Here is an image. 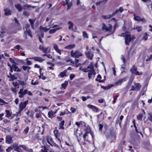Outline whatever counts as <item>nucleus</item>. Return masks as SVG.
I'll list each match as a JSON object with an SVG mask.
<instances>
[{
    "mask_svg": "<svg viewBox=\"0 0 152 152\" xmlns=\"http://www.w3.org/2000/svg\"><path fill=\"white\" fill-rule=\"evenodd\" d=\"M102 78L101 76L100 75H98L97 76V77L96 79V80L97 81L100 83H102L104 82V80H101Z\"/></svg>",
    "mask_w": 152,
    "mask_h": 152,
    "instance_id": "obj_31",
    "label": "nucleus"
},
{
    "mask_svg": "<svg viewBox=\"0 0 152 152\" xmlns=\"http://www.w3.org/2000/svg\"><path fill=\"white\" fill-rule=\"evenodd\" d=\"M142 27L141 26H137L135 27V29L137 30L138 32H139L141 31L142 29Z\"/></svg>",
    "mask_w": 152,
    "mask_h": 152,
    "instance_id": "obj_54",
    "label": "nucleus"
},
{
    "mask_svg": "<svg viewBox=\"0 0 152 152\" xmlns=\"http://www.w3.org/2000/svg\"><path fill=\"white\" fill-rule=\"evenodd\" d=\"M85 54L86 57L91 60H92L94 56V54L91 53V50H89L88 51H86L85 52Z\"/></svg>",
    "mask_w": 152,
    "mask_h": 152,
    "instance_id": "obj_5",
    "label": "nucleus"
},
{
    "mask_svg": "<svg viewBox=\"0 0 152 152\" xmlns=\"http://www.w3.org/2000/svg\"><path fill=\"white\" fill-rule=\"evenodd\" d=\"M83 36L84 38H88V36L87 33L85 31H83Z\"/></svg>",
    "mask_w": 152,
    "mask_h": 152,
    "instance_id": "obj_50",
    "label": "nucleus"
},
{
    "mask_svg": "<svg viewBox=\"0 0 152 152\" xmlns=\"http://www.w3.org/2000/svg\"><path fill=\"white\" fill-rule=\"evenodd\" d=\"M68 84V83L67 81H65L64 83H63L62 84L61 88H64L65 89L66 88V86Z\"/></svg>",
    "mask_w": 152,
    "mask_h": 152,
    "instance_id": "obj_35",
    "label": "nucleus"
},
{
    "mask_svg": "<svg viewBox=\"0 0 152 152\" xmlns=\"http://www.w3.org/2000/svg\"><path fill=\"white\" fill-rule=\"evenodd\" d=\"M28 21L29 22L32 28H34V23L35 21V19H29Z\"/></svg>",
    "mask_w": 152,
    "mask_h": 152,
    "instance_id": "obj_28",
    "label": "nucleus"
},
{
    "mask_svg": "<svg viewBox=\"0 0 152 152\" xmlns=\"http://www.w3.org/2000/svg\"><path fill=\"white\" fill-rule=\"evenodd\" d=\"M92 68H94V66L93 65H91L87 66V67H85L83 69H81L80 68H79L80 69L81 71L84 72H89L90 69H92Z\"/></svg>",
    "mask_w": 152,
    "mask_h": 152,
    "instance_id": "obj_9",
    "label": "nucleus"
},
{
    "mask_svg": "<svg viewBox=\"0 0 152 152\" xmlns=\"http://www.w3.org/2000/svg\"><path fill=\"white\" fill-rule=\"evenodd\" d=\"M134 19L136 21H142L145 22V20L144 18H141L140 17L138 16H136L135 14H134Z\"/></svg>",
    "mask_w": 152,
    "mask_h": 152,
    "instance_id": "obj_12",
    "label": "nucleus"
},
{
    "mask_svg": "<svg viewBox=\"0 0 152 152\" xmlns=\"http://www.w3.org/2000/svg\"><path fill=\"white\" fill-rule=\"evenodd\" d=\"M61 29V28H56V29H51V30H50L49 33L50 34L54 33L56 32V30L60 29Z\"/></svg>",
    "mask_w": 152,
    "mask_h": 152,
    "instance_id": "obj_40",
    "label": "nucleus"
},
{
    "mask_svg": "<svg viewBox=\"0 0 152 152\" xmlns=\"http://www.w3.org/2000/svg\"><path fill=\"white\" fill-rule=\"evenodd\" d=\"M41 113V112L40 111L39 113H36L35 115V117L37 118H39Z\"/></svg>",
    "mask_w": 152,
    "mask_h": 152,
    "instance_id": "obj_62",
    "label": "nucleus"
},
{
    "mask_svg": "<svg viewBox=\"0 0 152 152\" xmlns=\"http://www.w3.org/2000/svg\"><path fill=\"white\" fill-rule=\"evenodd\" d=\"M75 77V75L73 74H71L70 75V80H72Z\"/></svg>",
    "mask_w": 152,
    "mask_h": 152,
    "instance_id": "obj_60",
    "label": "nucleus"
},
{
    "mask_svg": "<svg viewBox=\"0 0 152 152\" xmlns=\"http://www.w3.org/2000/svg\"><path fill=\"white\" fill-rule=\"evenodd\" d=\"M38 81H37V80L34 81V80H31V84L32 85H36L38 84Z\"/></svg>",
    "mask_w": 152,
    "mask_h": 152,
    "instance_id": "obj_45",
    "label": "nucleus"
},
{
    "mask_svg": "<svg viewBox=\"0 0 152 152\" xmlns=\"http://www.w3.org/2000/svg\"><path fill=\"white\" fill-rule=\"evenodd\" d=\"M147 120L152 122V113H149L148 114Z\"/></svg>",
    "mask_w": 152,
    "mask_h": 152,
    "instance_id": "obj_38",
    "label": "nucleus"
},
{
    "mask_svg": "<svg viewBox=\"0 0 152 152\" xmlns=\"http://www.w3.org/2000/svg\"><path fill=\"white\" fill-rule=\"evenodd\" d=\"M20 145H18V147L17 148H15L16 149L15 151H17L18 152H22V150L20 148Z\"/></svg>",
    "mask_w": 152,
    "mask_h": 152,
    "instance_id": "obj_47",
    "label": "nucleus"
},
{
    "mask_svg": "<svg viewBox=\"0 0 152 152\" xmlns=\"http://www.w3.org/2000/svg\"><path fill=\"white\" fill-rule=\"evenodd\" d=\"M71 55L72 57L76 58H78L82 56L83 55L79 51H72L71 52Z\"/></svg>",
    "mask_w": 152,
    "mask_h": 152,
    "instance_id": "obj_2",
    "label": "nucleus"
},
{
    "mask_svg": "<svg viewBox=\"0 0 152 152\" xmlns=\"http://www.w3.org/2000/svg\"><path fill=\"white\" fill-rule=\"evenodd\" d=\"M20 146L22 147L23 150L29 152H33L32 150L31 149L29 148L28 147L24 145H20Z\"/></svg>",
    "mask_w": 152,
    "mask_h": 152,
    "instance_id": "obj_17",
    "label": "nucleus"
},
{
    "mask_svg": "<svg viewBox=\"0 0 152 152\" xmlns=\"http://www.w3.org/2000/svg\"><path fill=\"white\" fill-rule=\"evenodd\" d=\"M78 128H75L74 129V134L77 137L78 135L80 136L82 134L81 132L80 131H79V133H78Z\"/></svg>",
    "mask_w": 152,
    "mask_h": 152,
    "instance_id": "obj_16",
    "label": "nucleus"
},
{
    "mask_svg": "<svg viewBox=\"0 0 152 152\" xmlns=\"http://www.w3.org/2000/svg\"><path fill=\"white\" fill-rule=\"evenodd\" d=\"M64 120L62 121L61 122H60L59 124V129H64Z\"/></svg>",
    "mask_w": 152,
    "mask_h": 152,
    "instance_id": "obj_29",
    "label": "nucleus"
},
{
    "mask_svg": "<svg viewBox=\"0 0 152 152\" xmlns=\"http://www.w3.org/2000/svg\"><path fill=\"white\" fill-rule=\"evenodd\" d=\"M22 68L24 70L26 71L27 70L28 72H29V70L31 69V67L30 66H23Z\"/></svg>",
    "mask_w": 152,
    "mask_h": 152,
    "instance_id": "obj_39",
    "label": "nucleus"
},
{
    "mask_svg": "<svg viewBox=\"0 0 152 152\" xmlns=\"http://www.w3.org/2000/svg\"><path fill=\"white\" fill-rule=\"evenodd\" d=\"M24 34L26 36V35H28L31 37H32V35L30 29L26 30L24 31Z\"/></svg>",
    "mask_w": 152,
    "mask_h": 152,
    "instance_id": "obj_23",
    "label": "nucleus"
},
{
    "mask_svg": "<svg viewBox=\"0 0 152 152\" xmlns=\"http://www.w3.org/2000/svg\"><path fill=\"white\" fill-rule=\"evenodd\" d=\"M15 64H13L11 67L15 71L20 72V70L18 69V67L15 65Z\"/></svg>",
    "mask_w": 152,
    "mask_h": 152,
    "instance_id": "obj_25",
    "label": "nucleus"
},
{
    "mask_svg": "<svg viewBox=\"0 0 152 152\" xmlns=\"http://www.w3.org/2000/svg\"><path fill=\"white\" fill-rule=\"evenodd\" d=\"M118 97V95H117L115 96L113 98V104H114L116 102V101L117 100V98Z\"/></svg>",
    "mask_w": 152,
    "mask_h": 152,
    "instance_id": "obj_63",
    "label": "nucleus"
},
{
    "mask_svg": "<svg viewBox=\"0 0 152 152\" xmlns=\"http://www.w3.org/2000/svg\"><path fill=\"white\" fill-rule=\"evenodd\" d=\"M89 72L88 73V77L89 79H91L92 77L94 76L95 75V72L94 69V68L92 67V69H90Z\"/></svg>",
    "mask_w": 152,
    "mask_h": 152,
    "instance_id": "obj_7",
    "label": "nucleus"
},
{
    "mask_svg": "<svg viewBox=\"0 0 152 152\" xmlns=\"http://www.w3.org/2000/svg\"><path fill=\"white\" fill-rule=\"evenodd\" d=\"M75 124L78 127H79L80 126H85L86 125V124L82 121L76 122Z\"/></svg>",
    "mask_w": 152,
    "mask_h": 152,
    "instance_id": "obj_14",
    "label": "nucleus"
},
{
    "mask_svg": "<svg viewBox=\"0 0 152 152\" xmlns=\"http://www.w3.org/2000/svg\"><path fill=\"white\" fill-rule=\"evenodd\" d=\"M28 59H29V58H27L25 60L26 61V65H31L32 63L30 61L28 60Z\"/></svg>",
    "mask_w": 152,
    "mask_h": 152,
    "instance_id": "obj_51",
    "label": "nucleus"
},
{
    "mask_svg": "<svg viewBox=\"0 0 152 152\" xmlns=\"http://www.w3.org/2000/svg\"><path fill=\"white\" fill-rule=\"evenodd\" d=\"M134 84L135 86V89H136V91H138L141 87L140 84L139 83H134Z\"/></svg>",
    "mask_w": 152,
    "mask_h": 152,
    "instance_id": "obj_32",
    "label": "nucleus"
},
{
    "mask_svg": "<svg viewBox=\"0 0 152 152\" xmlns=\"http://www.w3.org/2000/svg\"><path fill=\"white\" fill-rule=\"evenodd\" d=\"M124 118V116L122 115L121 116L120 118H117V120L116 122V124H119V125L121 126V124L122 122V120Z\"/></svg>",
    "mask_w": 152,
    "mask_h": 152,
    "instance_id": "obj_15",
    "label": "nucleus"
},
{
    "mask_svg": "<svg viewBox=\"0 0 152 152\" xmlns=\"http://www.w3.org/2000/svg\"><path fill=\"white\" fill-rule=\"evenodd\" d=\"M17 78V77L15 76V75H12L10 78V79L9 80L12 81L15 79H16Z\"/></svg>",
    "mask_w": 152,
    "mask_h": 152,
    "instance_id": "obj_44",
    "label": "nucleus"
},
{
    "mask_svg": "<svg viewBox=\"0 0 152 152\" xmlns=\"http://www.w3.org/2000/svg\"><path fill=\"white\" fill-rule=\"evenodd\" d=\"M57 139L60 142H61V140L59 138V136L58 135V131L57 130L55 129L53 131Z\"/></svg>",
    "mask_w": 152,
    "mask_h": 152,
    "instance_id": "obj_24",
    "label": "nucleus"
},
{
    "mask_svg": "<svg viewBox=\"0 0 152 152\" xmlns=\"http://www.w3.org/2000/svg\"><path fill=\"white\" fill-rule=\"evenodd\" d=\"M53 48L56 51H57V50L59 49L58 47L56 44H53Z\"/></svg>",
    "mask_w": 152,
    "mask_h": 152,
    "instance_id": "obj_52",
    "label": "nucleus"
},
{
    "mask_svg": "<svg viewBox=\"0 0 152 152\" xmlns=\"http://www.w3.org/2000/svg\"><path fill=\"white\" fill-rule=\"evenodd\" d=\"M137 70V68H136L134 66H133L132 67L130 70L131 72L133 73L134 74L136 72Z\"/></svg>",
    "mask_w": 152,
    "mask_h": 152,
    "instance_id": "obj_34",
    "label": "nucleus"
},
{
    "mask_svg": "<svg viewBox=\"0 0 152 152\" xmlns=\"http://www.w3.org/2000/svg\"><path fill=\"white\" fill-rule=\"evenodd\" d=\"M18 146L17 144L15 143L12 146V148L13 149H14L15 150L16 149L15 148H17Z\"/></svg>",
    "mask_w": 152,
    "mask_h": 152,
    "instance_id": "obj_55",
    "label": "nucleus"
},
{
    "mask_svg": "<svg viewBox=\"0 0 152 152\" xmlns=\"http://www.w3.org/2000/svg\"><path fill=\"white\" fill-rule=\"evenodd\" d=\"M87 106L88 108L91 109L95 112H98L99 111L98 108L94 105L90 104H88Z\"/></svg>",
    "mask_w": 152,
    "mask_h": 152,
    "instance_id": "obj_11",
    "label": "nucleus"
},
{
    "mask_svg": "<svg viewBox=\"0 0 152 152\" xmlns=\"http://www.w3.org/2000/svg\"><path fill=\"white\" fill-rule=\"evenodd\" d=\"M26 106L23 102H21L20 104L19 113H20Z\"/></svg>",
    "mask_w": 152,
    "mask_h": 152,
    "instance_id": "obj_19",
    "label": "nucleus"
},
{
    "mask_svg": "<svg viewBox=\"0 0 152 152\" xmlns=\"http://www.w3.org/2000/svg\"><path fill=\"white\" fill-rule=\"evenodd\" d=\"M148 39V37L147 34L146 33H145L143 35L142 39L144 41H146Z\"/></svg>",
    "mask_w": 152,
    "mask_h": 152,
    "instance_id": "obj_53",
    "label": "nucleus"
},
{
    "mask_svg": "<svg viewBox=\"0 0 152 152\" xmlns=\"http://www.w3.org/2000/svg\"><path fill=\"white\" fill-rule=\"evenodd\" d=\"M12 84L15 88H19V84L18 82H12Z\"/></svg>",
    "mask_w": 152,
    "mask_h": 152,
    "instance_id": "obj_43",
    "label": "nucleus"
},
{
    "mask_svg": "<svg viewBox=\"0 0 152 152\" xmlns=\"http://www.w3.org/2000/svg\"><path fill=\"white\" fill-rule=\"evenodd\" d=\"M135 130L136 132L138 133H140V134L142 135V134L141 133V131L140 130V129L139 128L138 129H137V127H136V129H135Z\"/></svg>",
    "mask_w": 152,
    "mask_h": 152,
    "instance_id": "obj_58",
    "label": "nucleus"
},
{
    "mask_svg": "<svg viewBox=\"0 0 152 152\" xmlns=\"http://www.w3.org/2000/svg\"><path fill=\"white\" fill-rule=\"evenodd\" d=\"M54 114H55V113H54V112L52 110H51L48 113V117L52 118L54 117L53 115Z\"/></svg>",
    "mask_w": 152,
    "mask_h": 152,
    "instance_id": "obj_27",
    "label": "nucleus"
},
{
    "mask_svg": "<svg viewBox=\"0 0 152 152\" xmlns=\"http://www.w3.org/2000/svg\"><path fill=\"white\" fill-rule=\"evenodd\" d=\"M75 46V45L74 44L70 45L65 47L64 48L66 49H69L74 48Z\"/></svg>",
    "mask_w": 152,
    "mask_h": 152,
    "instance_id": "obj_36",
    "label": "nucleus"
},
{
    "mask_svg": "<svg viewBox=\"0 0 152 152\" xmlns=\"http://www.w3.org/2000/svg\"><path fill=\"white\" fill-rule=\"evenodd\" d=\"M143 118V115L141 114H139L137 117L138 120L141 121Z\"/></svg>",
    "mask_w": 152,
    "mask_h": 152,
    "instance_id": "obj_49",
    "label": "nucleus"
},
{
    "mask_svg": "<svg viewBox=\"0 0 152 152\" xmlns=\"http://www.w3.org/2000/svg\"><path fill=\"white\" fill-rule=\"evenodd\" d=\"M102 28L103 30H105L106 31H109L112 32V26L110 24H108L106 26L105 24L102 23Z\"/></svg>",
    "mask_w": 152,
    "mask_h": 152,
    "instance_id": "obj_3",
    "label": "nucleus"
},
{
    "mask_svg": "<svg viewBox=\"0 0 152 152\" xmlns=\"http://www.w3.org/2000/svg\"><path fill=\"white\" fill-rule=\"evenodd\" d=\"M7 33V30L4 28H2L0 31V36L1 37H3L6 35Z\"/></svg>",
    "mask_w": 152,
    "mask_h": 152,
    "instance_id": "obj_13",
    "label": "nucleus"
},
{
    "mask_svg": "<svg viewBox=\"0 0 152 152\" xmlns=\"http://www.w3.org/2000/svg\"><path fill=\"white\" fill-rule=\"evenodd\" d=\"M66 4L67 6V10L69 9L72 6V2H69V0H66Z\"/></svg>",
    "mask_w": 152,
    "mask_h": 152,
    "instance_id": "obj_26",
    "label": "nucleus"
},
{
    "mask_svg": "<svg viewBox=\"0 0 152 152\" xmlns=\"http://www.w3.org/2000/svg\"><path fill=\"white\" fill-rule=\"evenodd\" d=\"M26 89L23 90V88L20 89L18 92L19 94V97L20 98H23L24 97L25 95L26 94Z\"/></svg>",
    "mask_w": 152,
    "mask_h": 152,
    "instance_id": "obj_6",
    "label": "nucleus"
},
{
    "mask_svg": "<svg viewBox=\"0 0 152 152\" xmlns=\"http://www.w3.org/2000/svg\"><path fill=\"white\" fill-rule=\"evenodd\" d=\"M107 1V0H103L102 1H101L100 2H96V6L101 4V5H103L105 4Z\"/></svg>",
    "mask_w": 152,
    "mask_h": 152,
    "instance_id": "obj_30",
    "label": "nucleus"
},
{
    "mask_svg": "<svg viewBox=\"0 0 152 152\" xmlns=\"http://www.w3.org/2000/svg\"><path fill=\"white\" fill-rule=\"evenodd\" d=\"M12 138L13 136L11 135H9L6 136L5 137L6 143L8 144L12 143L13 142Z\"/></svg>",
    "mask_w": 152,
    "mask_h": 152,
    "instance_id": "obj_4",
    "label": "nucleus"
},
{
    "mask_svg": "<svg viewBox=\"0 0 152 152\" xmlns=\"http://www.w3.org/2000/svg\"><path fill=\"white\" fill-rule=\"evenodd\" d=\"M50 49L48 48H44V49L43 50V52L44 53H49L50 52Z\"/></svg>",
    "mask_w": 152,
    "mask_h": 152,
    "instance_id": "obj_42",
    "label": "nucleus"
},
{
    "mask_svg": "<svg viewBox=\"0 0 152 152\" xmlns=\"http://www.w3.org/2000/svg\"><path fill=\"white\" fill-rule=\"evenodd\" d=\"M68 24L69 25V29H72L73 26V24L72 22H71L70 21H69L68 22Z\"/></svg>",
    "mask_w": 152,
    "mask_h": 152,
    "instance_id": "obj_41",
    "label": "nucleus"
},
{
    "mask_svg": "<svg viewBox=\"0 0 152 152\" xmlns=\"http://www.w3.org/2000/svg\"><path fill=\"white\" fill-rule=\"evenodd\" d=\"M51 27V26L50 25L48 26L47 27L44 28L43 27H40V29L41 30H43L45 32H46L49 29H50Z\"/></svg>",
    "mask_w": 152,
    "mask_h": 152,
    "instance_id": "obj_22",
    "label": "nucleus"
},
{
    "mask_svg": "<svg viewBox=\"0 0 152 152\" xmlns=\"http://www.w3.org/2000/svg\"><path fill=\"white\" fill-rule=\"evenodd\" d=\"M126 77L120 78L118 80L117 82L115 83L114 84L115 85H116V86L119 85H121L123 82L126 81Z\"/></svg>",
    "mask_w": 152,
    "mask_h": 152,
    "instance_id": "obj_10",
    "label": "nucleus"
},
{
    "mask_svg": "<svg viewBox=\"0 0 152 152\" xmlns=\"http://www.w3.org/2000/svg\"><path fill=\"white\" fill-rule=\"evenodd\" d=\"M12 149L13 148L12 147H9L6 149V151L7 152H10Z\"/></svg>",
    "mask_w": 152,
    "mask_h": 152,
    "instance_id": "obj_56",
    "label": "nucleus"
},
{
    "mask_svg": "<svg viewBox=\"0 0 152 152\" xmlns=\"http://www.w3.org/2000/svg\"><path fill=\"white\" fill-rule=\"evenodd\" d=\"M5 111L6 113V114L5 115L6 117L9 118L11 116L12 112H10L9 110H6Z\"/></svg>",
    "mask_w": 152,
    "mask_h": 152,
    "instance_id": "obj_33",
    "label": "nucleus"
},
{
    "mask_svg": "<svg viewBox=\"0 0 152 152\" xmlns=\"http://www.w3.org/2000/svg\"><path fill=\"white\" fill-rule=\"evenodd\" d=\"M66 71L67 70H64L63 72H60L58 75V77L62 78L66 76Z\"/></svg>",
    "mask_w": 152,
    "mask_h": 152,
    "instance_id": "obj_21",
    "label": "nucleus"
},
{
    "mask_svg": "<svg viewBox=\"0 0 152 152\" xmlns=\"http://www.w3.org/2000/svg\"><path fill=\"white\" fill-rule=\"evenodd\" d=\"M29 58L30 59H33L35 61H37L40 63L44 61V59L39 57L36 56L33 57Z\"/></svg>",
    "mask_w": 152,
    "mask_h": 152,
    "instance_id": "obj_8",
    "label": "nucleus"
},
{
    "mask_svg": "<svg viewBox=\"0 0 152 152\" xmlns=\"http://www.w3.org/2000/svg\"><path fill=\"white\" fill-rule=\"evenodd\" d=\"M29 129V127L27 126V127L23 130V132L25 134H27L28 133Z\"/></svg>",
    "mask_w": 152,
    "mask_h": 152,
    "instance_id": "obj_48",
    "label": "nucleus"
},
{
    "mask_svg": "<svg viewBox=\"0 0 152 152\" xmlns=\"http://www.w3.org/2000/svg\"><path fill=\"white\" fill-rule=\"evenodd\" d=\"M116 10L118 11V12L121 13L123 11V9L122 7H120L119 10Z\"/></svg>",
    "mask_w": 152,
    "mask_h": 152,
    "instance_id": "obj_61",
    "label": "nucleus"
},
{
    "mask_svg": "<svg viewBox=\"0 0 152 152\" xmlns=\"http://www.w3.org/2000/svg\"><path fill=\"white\" fill-rule=\"evenodd\" d=\"M47 142L51 146H53V142L52 139L51 138H48L47 139Z\"/></svg>",
    "mask_w": 152,
    "mask_h": 152,
    "instance_id": "obj_37",
    "label": "nucleus"
},
{
    "mask_svg": "<svg viewBox=\"0 0 152 152\" xmlns=\"http://www.w3.org/2000/svg\"><path fill=\"white\" fill-rule=\"evenodd\" d=\"M102 18L104 19H108L111 18L110 15H102Z\"/></svg>",
    "mask_w": 152,
    "mask_h": 152,
    "instance_id": "obj_46",
    "label": "nucleus"
},
{
    "mask_svg": "<svg viewBox=\"0 0 152 152\" xmlns=\"http://www.w3.org/2000/svg\"><path fill=\"white\" fill-rule=\"evenodd\" d=\"M15 8L18 10L19 12H21L23 9L22 6L19 4H15Z\"/></svg>",
    "mask_w": 152,
    "mask_h": 152,
    "instance_id": "obj_18",
    "label": "nucleus"
},
{
    "mask_svg": "<svg viewBox=\"0 0 152 152\" xmlns=\"http://www.w3.org/2000/svg\"><path fill=\"white\" fill-rule=\"evenodd\" d=\"M4 14L6 16H8L11 15V11L9 9L6 8L4 9Z\"/></svg>",
    "mask_w": 152,
    "mask_h": 152,
    "instance_id": "obj_20",
    "label": "nucleus"
},
{
    "mask_svg": "<svg viewBox=\"0 0 152 152\" xmlns=\"http://www.w3.org/2000/svg\"><path fill=\"white\" fill-rule=\"evenodd\" d=\"M70 110L71 111L72 113H74L76 112V109L72 107L70 108Z\"/></svg>",
    "mask_w": 152,
    "mask_h": 152,
    "instance_id": "obj_64",
    "label": "nucleus"
},
{
    "mask_svg": "<svg viewBox=\"0 0 152 152\" xmlns=\"http://www.w3.org/2000/svg\"><path fill=\"white\" fill-rule=\"evenodd\" d=\"M26 94H28V95L32 96V94L30 91H28L27 89L26 90Z\"/></svg>",
    "mask_w": 152,
    "mask_h": 152,
    "instance_id": "obj_57",
    "label": "nucleus"
},
{
    "mask_svg": "<svg viewBox=\"0 0 152 152\" xmlns=\"http://www.w3.org/2000/svg\"><path fill=\"white\" fill-rule=\"evenodd\" d=\"M118 35L121 36H125V44L126 45H129V44L132 39L131 34L129 33H123L121 35Z\"/></svg>",
    "mask_w": 152,
    "mask_h": 152,
    "instance_id": "obj_1",
    "label": "nucleus"
},
{
    "mask_svg": "<svg viewBox=\"0 0 152 152\" xmlns=\"http://www.w3.org/2000/svg\"><path fill=\"white\" fill-rule=\"evenodd\" d=\"M31 7V6L26 4L23 5V9H26L28 8L29 7Z\"/></svg>",
    "mask_w": 152,
    "mask_h": 152,
    "instance_id": "obj_59",
    "label": "nucleus"
}]
</instances>
